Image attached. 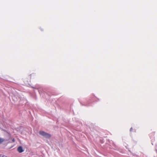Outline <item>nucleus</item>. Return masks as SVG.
<instances>
[{"instance_id":"nucleus-10","label":"nucleus","mask_w":157,"mask_h":157,"mask_svg":"<svg viewBox=\"0 0 157 157\" xmlns=\"http://www.w3.org/2000/svg\"><path fill=\"white\" fill-rule=\"evenodd\" d=\"M38 91H39V93H40V91L39 90Z\"/></svg>"},{"instance_id":"nucleus-11","label":"nucleus","mask_w":157,"mask_h":157,"mask_svg":"<svg viewBox=\"0 0 157 157\" xmlns=\"http://www.w3.org/2000/svg\"><path fill=\"white\" fill-rule=\"evenodd\" d=\"M7 157L6 156H5V157Z\"/></svg>"},{"instance_id":"nucleus-7","label":"nucleus","mask_w":157,"mask_h":157,"mask_svg":"<svg viewBox=\"0 0 157 157\" xmlns=\"http://www.w3.org/2000/svg\"><path fill=\"white\" fill-rule=\"evenodd\" d=\"M87 105V106H89V105Z\"/></svg>"},{"instance_id":"nucleus-9","label":"nucleus","mask_w":157,"mask_h":157,"mask_svg":"<svg viewBox=\"0 0 157 157\" xmlns=\"http://www.w3.org/2000/svg\"><path fill=\"white\" fill-rule=\"evenodd\" d=\"M156 151L157 153V150H156Z\"/></svg>"},{"instance_id":"nucleus-3","label":"nucleus","mask_w":157,"mask_h":157,"mask_svg":"<svg viewBox=\"0 0 157 157\" xmlns=\"http://www.w3.org/2000/svg\"><path fill=\"white\" fill-rule=\"evenodd\" d=\"M5 140L4 139L0 137V144L4 142Z\"/></svg>"},{"instance_id":"nucleus-5","label":"nucleus","mask_w":157,"mask_h":157,"mask_svg":"<svg viewBox=\"0 0 157 157\" xmlns=\"http://www.w3.org/2000/svg\"><path fill=\"white\" fill-rule=\"evenodd\" d=\"M33 88L37 89H38L39 88V87H36V86H35V87H33Z\"/></svg>"},{"instance_id":"nucleus-4","label":"nucleus","mask_w":157,"mask_h":157,"mask_svg":"<svg viewBox=\"0 0 157 157\" xmlns=\"http://www.w3.org/2000/svg\"><path fill=\"white\" fill-rule=\"evenodd\" d=\"M132 130V127H131L130 129V132H131Z\"/></svg>"},{"instance_id":"nucleus-2","label":"nucleus","mask_w":157,"mask_h":157,"mask_svg":"<svg viewBox=\"0 0 157 157\" xmlns=\"http://www.w3.org/2000/svg\"><path fill=\"white\" fill-rule=\"evenodd\" d=\"M17 151L20 153H22L24 151L22 147L21 146L19 147L17 149Z\"/></svg>"},{"instance_id":"nucleus-1","label":"nucleus","mask_w":157,"mask_h":157,"mask_svg":"<svg viewBox=\"0 0 157 157\" xmlns=\"http://www.w3.org/2000/svg\"><path fill=\"white\" fill-rule=\"evenodd\" d=\"M39 133L40 135L47 139H49L51 137V135L50 134L44 131H40L39 132Z\"/></svg>"},{"instance_id":"nucleus-8","label":"nucleus","mask_w":157,"mask_h":157,"mask_svg":"<svg viewBox=\"0 0 157 157\" xmlns=\"http://www.w3.org/2000/svg\"><path fill=\"white\" fill-rule=\"evenodd\" d=\"M135 156H136V157H137V156L136 155H135Z\"/></svg>"},{"instance_id":"nucleus-6","label":"nucleus","mask_w":157,"mask_h":157,"mask_svg":"<svg viewBox=\"0 0 157 157\" xmlns=\"http://www.w3.org/2000/svg\"><path fill=\"white\" fill-rule=\"evenodd\" d=\"M15 141V140L14 139H13L12 140V141L13 142H14Z\"/></svg>"}]
</instances>
